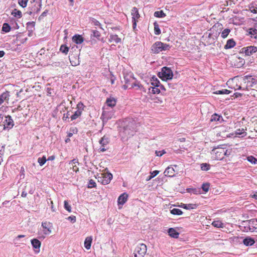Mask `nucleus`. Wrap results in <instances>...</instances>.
<instances>
[{
	"mask_svg": "<svg viewBox=\"0 0 257 257\" xmlns=\"http://www.w3.org/2000/svg\"><path fill=\"white\" fill-rule=\"evenodd\" d=\"M135 122L129 121L119 132V135L123 139H127L133 136L135 133Z\"/></svg>",
	"mask_w": 257,
	"mask_h": 257,
	"instance_id": "nucleus-1",
	"label": "nucleus"
},
{
	"mask_svg": "<svg viewBox=\"0 0 257 257\" xmlns=\"http://www.w3.org/2000/svg\"><path fill=\"white\" fill-rule=\"evenodd\" d=\"M123 78L125 82V84L123 85L124 89L132 88L135 86H137L140 89L144 88L143 86L136 80L132 73H124Z\"/></svg>",
	"mask_w": 257,
	"mask_h": 257,
	"instance_id": "nucleus-2",
	"label": "nucleus"
},
{
	"mask_svg": "<svg viewBox=\"0 0 257 257\" xmlns=\"http://www.w3.org/2000/svg\"><path fill=\"white\" fill-rule=\"evenodd\" d=\"M171 46L167 44L158 41L155 42L151 47V51L153 53L158 54L163 51L168 50Z\"/></svg>",
	"mask_w": 257,
	"mask_h": 257,
	"instance_id": "nucleus-3",
	"label": "nucleus"
},
{
	"mask_svg": "<svg viewBox=\"0 0 257 257\" xmlns=\"http://www.w3.org/2000/svg\"><path fill=\"white\" fill-rule=\"evenodd\" d=\"M158 76L162 80L167 81L172 79L173 74L170 68L164 67L162 68L161 71L158 73Z\"/></svg>",
	"mask_w": 257,
	"mask_h": 257,
	"instance_id": "nucleus-4",
	"label": "nucleus"
},
{
	"mask_svg": "<svg viewBox=\"0 0 257 257\" xmlns=\"http://www.w3.org/2000/svg\"><path fill=\"white\" fill-rule=\"evenodd\" d=\"M147 252V246L144 243L138 244L134 251V257H144Z\"/></svg>",
	"mask_w": 257,
	"mask_h": 257,
	"instance_id": "nucleus-5",
	"label": "nucleus"
},
{
	"mask_svg": "<svg viewBox=\"0 0 257 257\" xmlns=\"http://www.w3.org/2000/svg\"><path fill=\"white\" fill-rule=\"evenodd\" d=\"M257 52V47L254 46H249L243 47L241 49V52L245 54L246 56H250Z\"/></svg>",
	"mask_w": 257,
	"mask_h": 257,
	"instance_id": "nucleus-6",
	"label": "nucleus"
},
{
	"mask_svg": "<svg viewBox=\"0 0 257 257\" xmlns=\"http://www.w3.org/2000/svg\"><path fill=\"white\" fill-rule=\"evenodd\" d=\"M84 107V105L82 102H80L77 104V110L76 111L75 113L70 116L71 120L76 119L77 118H78L81 115Z\"/></svg>",
	"mask_w": 257,
	"mask_h": 257,
	"instance_id": "nucleus-7",
	"label": "nucleus"
},
{
	"mask_svg": "<svg viewBox=\"0 0 257 257\" xmlns=\"http://www.w3.org/2000/svg\"><path fill=\"white\" fill-rule=\"evenodd\" d=\"M212 152L215 154V159L218 160H221L224 158L225 152L224 148H213Z\"/></svg>",
	"mask_w": 257,
	"mask_h": 257,
	"instance_id": "nucleus-8",
	"label": "nucleus"
},
{
	"mask_svg": "<svg viewBox=\"0 0 257 257\" xmlns=\"http://www.w3.org/2000/svg\"><path fill=\"white\" fill-rule=\"evenodd\" d=\"M114 116V112L112 111L103 110L101 117L103 122H106L109 119L112 118Z\"/></svg>",
	"mask_w": 257,
	"mask_h": 257,
	"instance_id": "nucleus-9",
	"label": "nucleus"
},
{
	"mask_svg": "<svg viewBox=\"0 0 257 257\" xmlns=\"http://www.w3.org/2000/svg\"><path fill=\"white\" fill-rule=\"evenodd\" d=\"M5 128H11L14 126V121L10 115L6 116L3 121Z\"/></svg>",
	"mask_w": 257,
	"mask_h": 257,
	"instance_id": "nucleus-10",
	"label": "nucleus"
},
{
	"mask_svg": "<svg viewBox=\"0 0 257 257\" xmlns=\"http://www.w3.org/2000/svg\"><path fill=\"white\" fill-rule=\"evenodd\" d=\"M99 144L101 145L99 148L100 152H104L106 150L105 148V146L107 145L109 143V139L108 137L103 136L99 141Z\"/></svg>",
	"mask_w": 257,
	"mask_h": 257,
	"instance_id": "nucleus-11",
	"label": "nucleus"
},
{
	"mask_svg": "<svg viewBox=\"0 0 257 257\" xmlns=\"http://www.w3.org/2000/svg\"><path fill=\"white\" fill-rule=\"evenodd\" d=\"M42 226L46 229L44 230V233L46 235L49 234L51 232L52 224L49 222H45L42 223Z\"/></svg>",
	"mask_w": 257,
	"mask_h": 257,
	"instance_id": "nucleus-12",
	"label": "nucleus"
},
{
	"mask_svg": "<svg viewBox=\"0 0 257 257\" xmlns=\"http://www.w3.org/2000/svg\"><path fill=\"white\" fill-rule=\"evenodd\" d=\"M248 228L251 232L257 229V219H252L248 221ZM256 231L257 232V230Z\"/></svg>",
	"mask_w": 257,
	"mask_h": 257,
	"instance_id": "nucleus-13",
	"label": "nucleus"
},
{
	"mask_svg": "<svg viewBox=\"0 0 257 257\" xmlns=\"http://www.w3.org/2000/svg\"><path fill=\"white\" fill-rule=\"evenodd\" d=\"M128 195L126 193H124L121 194L118 198L117 202L118 205H123L127 201Z\"/></svg>",
	"mask_w": 257,
	"mask_h": 257,
	"instance_id": "nucleus-14",
	"label": "nucleus"
},
{
	"mask_svg": "<svg viewBox=\"0 0 257 257\" xmlns=\"http://www.w3.org/2000/svg\"><path fill=\"white\" fill-rule=\"evenodd\" d=\"M169 235L173 238H177L179 237V233L174 228H170L168 230Z\"/></svg>",
	"mask_w": 257,
	"mask_h": 257,
	"instance_id": "nucleus-15",
	"label": "nucleus"
},
{
	"mask_svg": "<svg viewBox=\"0 0 257 257\" xmlns=\"http://www.w3.org/2000/svg\"><path fill=\"white\" fill-rule=\"evenodd\" d=\"M164 173L166 176L172 177L175 176V170L173 167H168L166 169Z\"/></svg>",
	"mask_w": 257,
	"mask_h": 257,
	"instance_id": "nucleus-16",
	"label": "nucleus"
},
{
	"mask_svg": "<svg viewBox=\"0 0 257 257\" xmlns=\"http://www.w3.org/2000/svg\"><path fill=\"white\" fill-rule=\"evenodd\" d=\"M181 207L188 209V210H191V209H196L198 207V205L196 204H183L181 203V205L180 206Z\"/></svg>",
	"mask_w": 257,
	"mask_h": 257,
	"instance_id": "nucleus-17",
	"label": "nucleus"
},
{
	"mask_svg": "<svg viewBox=\"0 0 257 257\" xmlns=\"http://www.w3.org/2000/svg\"><path fill=\"white\" fill-rule=\"evenodd\" d=\"M243 243L246 246H251L255 243V241L250 237H246L243 239Z\"/></svg>",
	"mask_w": 257,
	"mask_h": 257,
	"instance_id": "nucleus-18",
	"label": "nucleus"
},
{
	"mask_svg": "<svg viewBox=\"0 0 257 257\" xmlns=\"http://www.w3.org/2000/svg\"><path fill=\"white\" fill-rule=\"evenodd\" d=\"M10 96L9 92L6 91L0 95V105L2 104L5 100H8Z\"/></svg>",
	"mask_w": 257,
	"mask_h": 257,
	"instance_id": "nucleus-19",
	"label": "nucleus"
},
{
	"mask_svg": "<svg viewBox=\"0 0 257 257\" xmlns=\"http://www.w3.org/2000/svg\"><path fill=\"white\" fill-rule=\"evenodd\" d=\"M92 241V236H88L85 238L84 241V246L87 249H89L91 247Z\"/></svg>",
	"mask_w": 257,
	"mask_h": 257,
	"instance_id": "nucleus-20",
	"label": "nucleus"
},
{
	"mask_svg": "<svg viewBox=\"0 0 257 257\" xmlns=\"http://www.w3.org/2000/svg\"><path fill=\"white\" fill-rule=\"evenodd\" d=\"M72 40L74 42L77 44H81L83 42V37L79 35H75L72 38Z\"/></svg>",
	"mask_w": 257,
	"mask_h": 257,
	"instance_id": "nucleus-21",
	"label": "nucleus"
},
{
	"mask_svg": "<svg viewBox=\"0 0 257 257\" xmlns=\"http://www.w3.org/2000/svg\"><path fill=\"white\" fill-rule=\"evenodd\" d=\"M235 42L233 39L227 40L226 45L224 46V49H228L233 48L235 45Z\"/></svg>",
	"mask_w": 257,
	"mask_h": 257,
	"instance_id": "nucleus-22",
	"label": "nucleus"
},
{
	"mask_svg": "<svg viewBox=\"0 0 257 257\" xmlns=\"http://www.w3.org/2000/svg\"><path fill=\"white\" fill-rule=\"evenodd\" d=\"M131 14L132 15L133 20H136L140 17V15L137 8L134 7L132 9Z\"/></svg>",
	"mask_w": 257,
	"mask_h": 257,
	"instance_id": "nucleus-23",
	"label": "nucleus"
},
{
	"mask_svg": "<svg viewBox=\"0 0 257 257\" xmlns=\"http://www.w3.org/2000/svg\"><path fill=\"white\" fill-rule=\"evenodd\" d=\"M109 42H114L116 44L119 43L121 42V39L118 38L117 35H111L108 39Z\"/></svg>",
	"mask_w": 257,
	"mask_h": 257,
	"instance_id": "nucleus-24",
	"label": "nucleus"
},
{
	"mask_svg": "<svg viewBox=\"0 0 257 257\" xmlns=\"http://www.w3.org/2000/svg\"><path fill=\"white\" fill-rule=\"evenodd\" d=\"M31 243L33 247L36 249H39L41 245V241L36 238H34L32 239Z\"/></svg>",
	"mask_w": 257,
	"mask_h": 257,
	"instance_id": "nucleus-25",
	"label": "nucleus"
},
{
	"mask_svg": "<svg viewBox=\"0 0 257 257\" xmlns=\"http://www.w3.org/2000/svg\"><path fill=\"white\" fill-rule=\"evenodd\" d=\"M101 174L103 175V177H104L105 181L106 182V180L108 181L107 184H109L112 178V174L109 172H107L101 173Z\"/></svg>",
	"mask_w": 257,
	"mask_h": 257,
	"instance_id": "nucleus-26",
	"label": "nucleus"
},
{
	"mask_svg": "<svg viewBox=\"0 0 257 257\" xmlns=\"http://www.w3.org/2000/svg\"><path fill=\"white\" fill-rule=\"evenodd\" d=\"M223 120L222 117L216 113L213 114L211 116L210 121H219L221 122Z\"/></svg>",
	"mask_w": 257,
	"mask_h": 257,
	"instance_id": "nucleus-27",
	"label": "nucleus"
},
{
	"mask_svg": "<svg viewBox=\"0 0 257 257\" xmlns=\"http://www.w3.org/2000/svg\"><path fill=\"white\" fill-rule=\"evenodd\" d=\"M106 103L108 106L111 107L114 106L116 104V101L113 98H109L106 100Z\"/></svg>",
	"mask_w": 257,
	"mask_h": 257,
	"instance_id": "nucleus-28",
	"label": "nucleus"
},
{
	"mask_svg": "<svg viewBox=\"0 0 257 257\" xmlns=\"http://www.w3.org/2000/svg\"><path fill=\"white\" fill-rule=\"evenodd\" d=\"M151 84L154 86L159 87L160 82L156 76H153L151 78Z\"/></svg>",
	"mask_w": 257,
	"mask_h": 257,
	"instance_id": "nucleus-29",
	"label": "nucleus"
},
{
	"mask_svg": "<svg viewBox=\"0 0 257 257\" xmlns=\"http://www.w3.org/2000/svg\"><path fill=\"white\" fill-rule=\"evenodd\" d=\"M249 11L253 13V14H256L257 13V7L256 6V5H255L253 3L251 4L248 6Z\"/></svg>",
	"mask_w": 257,
	"mask_h": 257,
	"instance_id": "nucleus-30",
	"label": "nucleus"
},
{
	"mask_svg": "<svg viewBox=\"0 0 257 257\" xmlns=\"http://www.w3.org/2000/svg\"><path fill=\"white\" fill-rule=\"evenodd\" d=\"M170 212L171 214L173 215H180L183 214V212L181 211V210L178 208H173V209L170 210Z\"/></svg>",
	"mask_w": 257,
	"mask_h": 257,
	"instance_id": "nucleus-31",
	"label": "nucleus"
},
{
	"mask_svg": "<svg viewBox=\"0 0 257 257\" xmlns=\"http://www.w3.org/2000/svg\"><path fill=\"white\" fill-rule=\"evenodd\" d=\"M230 32V30L229 29H228V28L225 29L222 32V33L221 34V37L222 38L224 39V38H226L228 36V34H229Z\"/></svg>",
	"mask_w": 257,
	"mask_h": 257,
	"instance_id": "nucleus-32",
	"label": "nucleus"
},
{
	"mask_svg": "<svg viewBox=\"0 0 257 257\" xmlns=\"http://www.w3.org/2000/svg\"><path fill=\"white\" fill-rule=\"evenodd\" d=\"M154 16L157 18H164L166 16L165 14L163 11H156L154 13Z\"/></svg>",
	"mask_w": 257,
	"mask_h": 257,
	"instance_id": "nucleus-33",
	"label": "nucleus"
},
{
	"mask_svg": "<svg viewBox=\"0 0 257 257\" xmlns=\"http://www.w3.org/2000/svg\"><path fill=\"white\" fill-rule=\"evenodd\" d=\"M231 92L230 90L227 89H222L220 90H217L214 92L216 94H228Z\"/></svg>",
	"mask_w": 257,
	"mask_h": 257,
	"instance_id": "nucleus-34",
	"label": "nucleus"
},
{
	"mask_svg": "<svg viewBox=\"0 0 257 257\" xmlns=\"http://www.w3.org/2000/svg\"><path fill=\"white\" fill-rule=\"evenodd\" d=\"M11 30V27L8 23H4L3 25L2 31L8 33Z\"/></svg>",
	"mask_w": 257,
	"mask_h": 257,
	"instance_id": "nucleus-35",
	"label": "nucleus"
},
{
	"mask_svg": "<svg viewBox=\"0 0 257 257\" xmlns=\"http://www.w3.org/2000/svg\"><path fill=\"white\" fill-rule=\"evenodd\" d=\"M35 26V22H28L27 23V28L29 32L31 31L33 32V29Z\"/></svg>",
	"mask_w": 257,
	"mask_h": 257,
	"instance_id": "nucleus-36",
	"label": "nucleus"
},
{
	"mask_svg": "<svg viewBox=\"0 0 257 257\" xmlns=\"http://www.w3.org/2000/svg\"><path fill=\"white\" fill-rule=\"evenodd\" d=\"M159 171H157V170H155L153 172H151V175L147 177V178L146 179V180L147 181L150 180L151 179L153 178L154 177L157 176L159 174Z\"/></svg>",
	"mask_w": 257,
	"mask_h": 257,
	"instance_id": "nucleus-37",
	"label": "nucleus"
},
{
	"mask_svg": "<svg viewBox=\"0 0 257 257\" xmlns=\"http://www.w3.org/2000/svg\"><path fill=\"white\" fill-rule=\"evenodd\" d=\"M154 32L155 34L157 35H158L161 34V30L159 28V25L157 23V22H155L154 23Z\"/></svg>",
	"mask_w": 257,
	"mask_h": 257,
	"instance_id": "nucleus-38",
	"label": "nucleus"
},
{
	"mask_svg": "<svg viewBox=\"0 0 257 257\" xmlns=\"http://www.w3.org/2000/svg\"><path fill=\"white\" fill-rule=\"evenodd\" d=\"M60 51L65 54H67L69 51V48L65 45L61 46Z\"/></svg>",
	"mask_w": 257,
	"mask_h": 257,
	"instance_id": "nucleus-39",
	"label": "nucleus"
},
{
	"mask_svg": "<svg viewBox=\"0 0 257 257\" xmlns=\"http://www.w3.org/2000/svg\"><path fill=\"white\" fill-rule=\"evenodd\" d=\"M12 15L15 17H18L20 18L22 16V12L20 10H18L17 9H15L12 12Z\"/></svg>",
	"mask_w": 257,
	"mask_h": 257,
	"instance_id": "nucleus-40",
	"label": "nucleus"
},
{
	"mask_svg": "<svg viewBox=\"0 0 257 257\" xmlns=\"http://www.w3.org/2000/svg\"><path fill=\"white\" fill-rule=\"evenodd\" d=\"M47 161L46 158L45 156L43 157H40L38 159V162L39 163L40 166H43L46 163Z\"/></svg>",
	"mask_w": 257,
	"mask_h": 257,
	"instance_id": "nucleus-41",
	"label": "nucleus"
},
{
	"mask_svg": "<svg viewBox=\"0 0 257 257\" xmlns=\"http://www.w3.org/2000/svg\"><path fill=\"white\" fill-rule=\"evenodd\" d=\"M159 87H151L149 88V90L152 88V93L153 94H159L160 92V89Z\"/></svg>",
	"mask_w": 257,
	"mask_h": 257,
	"instance_id": "nucleus-42",
	"label": "nucleus"
},
{
	"mask_svg": "<svg viewBox=\"0 0 257 257\" xmlns=\"http://www.w3.org/2000/svg\"><path fill=\"white\" fill-rule=\"evenodd\" d=\"M212 224L216 227H223V224L220 221H214Z\"/></svg>",
	"mask_w": 257,
	"mask_h": 257,
	"instance_id": "nucleus-43",
	"label": "nucleus"
},
{
	"mask_svg": "<svg viewBox=\"0 0 257 257\" xmlns=\"http://www.w3.org/2000/svg\"><path fill=\"white\" fill-rule=\"evenodd\" d=\"M97 180L99 182H100L101 184L103 185H106L107 184V181L106 180V182L104 180V177H103V175L100 174V176H98L97 177Z\"/></svg>",
	"mask_w": 257,
	"mask_h": 257,
	"instance_id": "nucleus-44",
	"label": "nucleus"
},
{
	"mask_svg": "<svg viewBox=\"0 0 257 257\" xmlns=\"http://www.w3.org/2000/svg\"><path fill=\"white\" fill-rule=\"evenodd\" d=\"M201 169L203 171H208L210 169V165L207 163L201 164Z\"/></svg>",
	"mask_w": 257,
	"mask_h": 257,
	"instance_id": "nucleus-45",
	"label": "nucleus"
},
{
	"mask_svg": "<svg viewBox=\"0 0 257 257\" xmlns=\"http://www.w3.org/2000/svg\"><path fill=\"white\" fill-rule=\"evenodd\" d=\"M247 160L252 164H257V159L252 156H248L247 157Z\"/></svg>",
	"mask_w": 257,
	"mask_h": 257,
	"instance_id": "nucleus-46",
	"label": "nucleus"
},
{
	"mask_svg": "<svg viewBox=\"0 0 257 257\" xmlns=\"http://www.w3.org/2000/svg\"><path fill=\"white\" fill-rule=\"evenodd\" d=\"M236 135H243L242 137L245 136L247 134V133L244 131V128L242 129H237L236 131Z\"/></svg>",
	"mask_w": 257,
	"mask_h": 257,
	"instance_id": "nucleus-47",
	"label": "nucleus"
},
{
	"mask_svg": "<svg viewBox=\"0 0 257 257\" xmlns=\"http://www.w3.org/2000/svg\"><path fill=\"white\" fill-rule=\"evenodd\" d=\"M28 0H18L19 4L23 8L26 7Z\"/></svg>",
	"mask_w": 257,
	"mask_h": 257,
	"instance_id": "nucleus-48",
	"label": "nucleus"
},
{
	"mask_svg": "<svg viewBox=\"0 0 257 257\" xmlns=\"http://www.w3.org/2000/svg\"><path fill=\"white\" fill-rule=\"evenodd\" d=\"M209 183H204L202 185V189L205 192H207L209 190Z\"/></svg>",
	"mask_w": 257,
	"mask_h": 257,
	"instance_id": "nucleus-49",
	"label": "nucleus"
},
{
	"mask_svg": "<svg viewBox=\"0 0 257 257\" xmlns=\"http://www.w3.org/2000/svg\"><path fill=\"white\" fill-rule=\"evenodd\" d=\"M100 36V33L97 30H93L92 34H91V37H93L96 38H99Z\"/></svg>",
	"mask_w": 257,
	"mask_h": 257,
	"instance_id": "nucleus-50",
	"label": "nucleus"
},
{
	"mask_svg": "<svg viewBox=\"0 0 257 257\" xmlns=\"http://www.w3.org/2000/svg\"><path fill=\"white\" fill-rule=\"evenodd\" d=\"M64 208L68 212H70L71 211V206L69 204L68 201L66 200L64 201Z\"/></svg>",
	"mask_w": 257,
	"mask_h": 257,
	"instance_id": "nucleus-51",
	"label": "nucleus"
},
{
	"mask_svg": "<svg viewBox=\"0 0 257 257\" xmlns=\"http://www.w3.org/2000/svg\"><path fill=\"white\" fill-rule=\"evenodd\" d=\"M95 187H96V183L93 180L90 179L89 181L88 187L89 188H92Z\"/></svg>",
	"mask_w": 257,
	"mask_h": 257,
	"instance_id": "nucleus-52",
	"label": "nucleus"
},
{
	"mask_svg": "<svg viewBox=\"0 0 257 257\" xmlns=\"http://www.w3.org/2000/svg\"><path fill=\"white\" fill-rule=\"evenodd\" d=\"M166 152L164 150H162L161 151H156L155 154L156 156L159 157H161L163 154H165Z\"/></svg>",
	"mask_w": 257,
	"mask_h": 257,
	"instance_id": "nucleus-53",
	"label": "nucleus"
},
{
	"mask_svg": "<svg viewBox=\"0 0 257 257\" xmlns=\"http://www.w3.org/2000/svg\"><path fill=\"white\" fill-rule=\"evenodd\" d=\"M189 192L192 193L194 194H200V190L197 189H190Z\"/></svg>",
	"mask_w": 257,
	"mask_h": 257,
	"instance_id": "nucleus-54",
	"label": "nucleus"
},
{
	"mask_svg": "<svg viewBox=\"0 0 257 257\" xmlns=\"http://www.w3.org/2000/svg\"><path fill=\"white\" fill-rule=\"evenodd\" d=\"M67 220L70 221L72 223H74L76 221V217L75 216H69L67 218Z\"/></svg>",
	"mask_w": 257,
	"mask_h": 257,
	"instance_id": "nucleus-55",
	"label": "nucleus"
},
{
	"mask_svg": "<svg viewBox=\"0 0 257 257\" xmlns=\"http://www.w3.org/2000/svg\"><path fill=\"white\" fill-rule=\"evenodd\" d=\"M249 34L250 35H255L257 34V30L255 29L251 28L249 29Z\"/></svg>",
	"mask_w": 257,
	"mask_h": 257,
	"instance_id": "nucleus-56",
	"label": "nucleus"
},
{
	"mask_svg": "<svg viewBox=\"0 0 257 257\" xmlns=\"http://www.w3.org/2000/svg\"><path fill=\"white\" fill-rule=\"evenodd\" d=\"M5 150V147L4 146L0 145V154H2L4 153Z\"/></svg>",
	"mask_w": 257,
	"mask_h": 257,
	"instance_id": "nucleus-57",
	"label": "nucleus"
},
{
	"mask_svg": "<svg viewBox=\"0 0 257 257\" xmlns=\"http://www.w3.org/2000/svg\"><path fill=\"white\" fill-rule=\"evenodd\" d=\"M132 22H133V28L135 29V28H136V27L137 26V21L136 20H133Z\"/></svg>",
	"mask_w": 257,
	"mask_h": 257,
	"instance_id": "nucleus-58",
	"label": "nucleus"
},
{
	"mask_svg": "<svg viewBox=\"0 0 257 257\" xmlns=\"http://www.w3.org/2000/svg\"><path fill=\"white\" fill-rule=\"evenodd\" d=\"M251 197L255 199H257V192H255L254 193H253V194H251L250 195Z\"/></svg>",
	"mask_w": 257,
	"mask_h": 257,
	"instance_id": "nucleus-59",
	"label": "nucleus"
},
{
	"mask_svg": "<svg viewBox=\"0 0 257 257\" xmlns=\"http://www.w3.org/2000/svg\"><path fill=\"white\" fill-rule=\"evenodd\" d=\"M72 168H73V171H74V172H77V171H79L78 168L76 166H73Z\"/></svg>",
	"mask_w": 257,
	"mask_h": 257,
	"instance_id": "nucleus-60",
	"label": "nucleus"
},
{
	"mask_svg": "<svg viewBox=\"0 0 257 257\" xmlns=\"http://www.w3.org/2000/svg\"><path fill=\"white\" fill-rule=\"evenodd\" d=\"M54 159H55L54 156H51L48 157L47 160L48 161H52V160H54Z\"/></svg>",
	"mask_w": 257,
	"mask_h": 257,
	"instance_id": "nucleus-61",
	"label": "nucleus"
},
{
	"mask_svg": "<svg viewBox=\"0 0 257 257\" xmlns=\"http://www.w3.org/2000/svg\"><path fill=\"white\" fill-rule=\"evenodd\" d=\"M47 13V11H45L44 12L42 13V14L41 15L40 17H44L46 16Z\"/></svg>",
	"mask_w": 257,
	"mask_h": 257,
	"instance_id": "nucleus-62",
	"label": "nucleus"
},
{
	"mask_svg": "<svg viewBox=\"0 0 257 257\" xmlns=\"http://www.w3.org/2000/svg\"><path fill=\"white\" fill-rule=\"evenodd\" d=\"M76 163H78L77 161H76V160L73 159L70 161V162L69 163V164H72V165H73V164H75Z\"/></svg>",
	"mask_w": 257,
	"mask_h": 257,
	"instance_id": "nucleus-63",
	"label": "nucleus"
},
{
	"mask_svg": "<svg viewBox=\"0 0 257 257\" xmlns=\"http://www.w3.org/2000/svg\"><path fill=\"white\" fill-rule=\"evenodd\" d=\"M5 53L4 51H0V58L3 57Z\"/></svg>",
	"mask_w": 257,
	"mask_h": 257,
	"instance_id": "nucleus-64",
	"label": "nucleus"
}]
</instances>
